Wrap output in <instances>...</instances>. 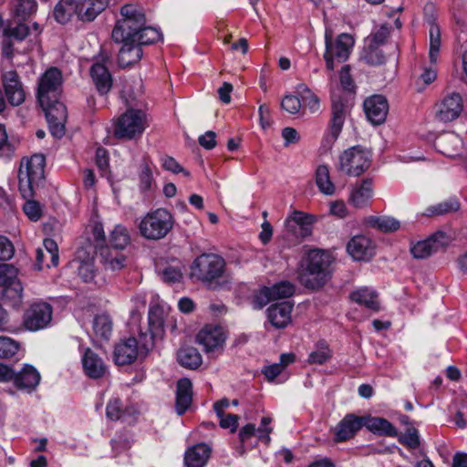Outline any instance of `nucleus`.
Returning <instances> with one entry per match:
<instances>
[{
  "label": "nucleus",
  "mask_w": 467,
  "mask_h": 467,
  "mask_svg": "<svg viewBox=\"0 0 467 467\" xmlns=\"http://www.w3.org/2000/svg\"><path fill=\"white\" fill-rule=\"evenodd\" d=\"M37 10L36 0H16L12 16L26 21Z\"/></svg>",
  "instance_id": "44"
},
{
  "label": "nucleus",
  "mask_w": 467,
  "mask_h": 467,
  "mask_svg": "<svg viewBox=\"0 0 467 467\" xmlns=\"http://www.w3.org/2000/svg\"><path fill=\"white\" fill-rule=\"evenodd\" d=\"M430 47L429 58L431 63H436L441 49V30L440 26L432 19H429Z\"/></svg>",
  "instance_id": "40"
},
{
  "label": "nucleus",
  "mask_w": 467,
  "mask_h": 467,
  "mask_svg": "<svg viewBox=\"0 0 467 467\" xmlns=\"http://www.w3.org/2000/svg\"><path fill=\"white\" fill-rule=\"evenodd\" d=\"M18 179H19V191L24 197V199H29L32 198L34 195V189L36 186L39 184L38 182H33L31 179L26 177V175L24 174V166L21 165L19 169L18 173Z\"/></svg>",
  "instance_id": "49"
},
{
  "label": "nucleus",
  "mask_w": 467,
  "mask_h": 467,
  "mask_svg": "<svg viewBox=\"0 0 467 467\" xmlns=\"http://www.w3.org/2000/svg\"><path fill=\"white\" fill-rule=\"evenodd\" d=\"M191 275L213 290L222 288L231 282L224 259L214 254L199 255L193 262Z\"/></svg>",
  "instance_id": "1"
},
{
  "label": "nucleus",
  "mask_w": 467,
  "mask_h": 467,
  "mask_svg": "<svg viewBox=\"0 0 467 467\" xmlns=\"http://www.w3.org/2000/svg\"><path fill=\"white\" fill-rule=\"evenodd\" d=\"M162 37L161 33L155 27L147 26L146 24L142 26L140 34L136 37V42L140 46L154 44L161 40Z\"/></svg>",
  "instance_id": "48"
},
{
  "label": "nucleus",
  "mask_w": 467,
  "mask_h": 467,
  "mask_svg": "<svg viewBox=\"0 0 467 467\" xmlns=\"http://www.w3.org/2000/svg\"><path fill=\"white\" fill-rule=\"evenodd\" d=\"M122 43L119 51L118 63L121 67H127L139 62L143 55L141 47L136 42V39L115 41Z\"/></svg>",
  "instance_id": "23"
},
{
  "label": "nucleus",
  "mask_w": 467,
  "mask_h": 467,
  "mask_svg": "<svg viewBox=\"0 0 467 467\" xmlns=\"http://www.w3.org/2000/svg\"><path fill=\"white\" fill-rule=\"evenodd\" d=\"M24 287L22 282H15L2 287V306L18 309L23 303Z\"/></svg>",
  "instance_id": "33"
},
{
  "label": "nucleus",
  "mask_w": 467,
  "mask_h": 467,
  "mask_svg": "<svg viewBox=\"0 0 467 467\" xmlns=\"http://www.w3.org/2000/svg\"><path fill=\"white\" fill-rule=\"evenodd\" d=\"M435 144L442 154L453 157L457 154L462 141L456 134L449 132L437 138Z\"/></svg>",
  "instance_id": "36"
},
{
  "label": "nucleus",
  "mask_w": 467,
  "mask_h": 467,
  "mask_svg": "<svg viewBox=\"0 0 467 467\" xmlns=\"http://www.w3.org/2000/svg\"><path fill=\"white\" fill-rule=\"evenodd\" d=\"M100 263L105 270L119 271L127 266V257L109 246H103L99 252Z\"/></svg>",
  "instance_id": "28"
},
{
  "label": "nucleus",
  "mask_w": 467,
  "mask_h": 467,
  "mask_svg": "<svg viewBox=\"0 0 467 467\" xmlns=\"http://www.w3.org/2000/svg\"><path fill=\"white\" fill-rule=\"evenodd\" d=\"M331 264L332 257L328 253L319 249L309 251L299 272L300 284L310 290L323 287L332 276Z\"/></svg>",
  "instance_id": "2"
},
{
  "label": "nucleus",
  "mask_w": 467,
  "mask_h": 467,
  "mask_svg": "<svg viewBox=\"0 0 467 467\" xmlns=\"http://www.w3.org/2000/svg\"><path fill=\"white\" fill-rule=\"evenodd\" d=\"M274 299L286 298L295 293V286L288 281H282L269 287Z\"/></svg>",
  "instance_id": "51"
},
{
  "label": "nucleus",
  "mask_w": 467,
  "mask_h": 467,
  "mask_svg": "<svg viewBox=\"0 0 467 467\" xmlns=\"http://www.w3.org/2000/svg\"><path fill=\"white\" fill-rule=\"evenodd\" d=\"M138 342L135 337L121 340L115 346L113 358L119 366L129 365L134 362L139 355Z\"/></svg>",
  "instance_id": "20"
},
{
  "label": "nucleus",
  "mask_w": 467,
  "mask_h": 467,
  "mask_svg": "<svg viewBox=\"0 0 467 467\" xmlns=\"http://www.w3.org/2000/svg\"><path fill=\"white\" fill-rule=\"evenodd\" d=\"M171 213L163 208L148 213L139 223L141 236L148 240H161L164 238L173 227Z\"/></svg>",
  "instance_id": "4"
},
{
  "label": "nucleus",
  "mask_w": 467,
  "mask_h": 467,
  "mask_svg": "<svg viewBox=\"0 0 467 467\" xmlns=\"http://www.w3.org/2000/svg\"><path fill=\"white\" fill-rule=\"evenodd\" d=\"M62 73L55 67L47 69L39 78L36 97L40 105H47L50 100L58 99L62 89Z\"/></svg>",
  "instance_id": "8"
},
{
  "label": "nucleus",
  "mask_w": 467,
  "mask_h": 467,
  "mask_svg": "<svg viewBox=\"0 0 467 467\" xmlns=\"http://www.w3.org/2000/svg\"><path fill=\"white\" fill-rule=\"evenodd\" d=\"M23 210L31 221L36 222L42 216V206L38 202L31 200V198L26 199Z\"/></svg>",
  "instance_id": "58"
},
{
  "label": "nucleus",
  "mask_w": 467,
  "mask_h": 467,
  "mask_svg": "<svg viewBox=\"0 0 467 467\" xmlns=\"http://www.w3.org/2000/svg\"><path fill=\"white\" fill-rule=\"evenodd\" d=\"M367 223L385 233L395 232L400 227V223L389 216H369L367 218Z\"/></svg>",
  "instance_id": "39"
},
{
  "label": "nucleus",
  "mask_w": 467,
  "mask_h": 467,
  "mask_svg": "<svg viewBox=\"0 0 467 467\" xmlns=\"http://www.w3.org/2000/svg\"><path fill=\"white\" fill-rule=\"evenodd\" d=\"M348 253L358 261L369 260L375 254L371 240L364 235L354 236L347 245Z\"/></svg>",
  "instance_id": "21"
},
{
  "label": "nucleus",
  "mask_w": 467,
  "mask_h": 467,
  "mask_svg": "<svg viewBox=\"0 0 467 467\" xmlns=\"http://www.w3.org/2000/svg\"><path fill=\"white\" fill-rule=\"evenodd\" d=\"M161 164L166 171H170L173 173L182 172L184 176H190V172L183 169L172 157L166 156L162 158Z\"/></svg>",
  "instance_id": "64"
},
{
  "label": "nucleus",
  "mask_w": 467,
  "mask_h": 467,
  "mask_svg": "<svg viewBox=\"0 0 467 467\" xmlns=\"http://www.w3.org/2000/svg\"><path fill=\"white\" fill-rule=\"evenodd\" d=\"M163 333L162 319L152 314L149 317V329L146 332H140L138 342L139 351L147 354L153 347L154 338L161 337Z\"/></svg>",
  "instance_id": "18"
},
{
  "label": "nucleus",
  "mask_w": 467,
  "mask_h": 467,
  "mask_svg": "<svg viewBox=\"0 0 467 467\" xmlns=\"http://www.w3.org/2000/svg\"><path fill=\"white\" fill-rule=\"evenodd\" d=\"M125 412L123 404L119 399L110 400L107 405L106 414L111 420H119Z\"/></svg>",
  "instance_id": "56"
},
{
  "label": "nucleus",
  "mask_w": 467,
  "mask_h": 467,
  "mask_svg": "<svg viewBox=\"0 0 467 467\" xmlns=\"http://www.w3.org/2000/svg\"><path fill=\"white\" fill-rule=\"evenodd\" d=\"M15 282H21L19 270L12 264H2V287Z\"/></svg>",
  "instance_id": "53"
},
{
  "label": "nucleus",
  "mask_w": 467,
  "mask_h": 467,
  "mask_svg": "<svg viewBox=\"0 0 467 467\" xmlns=\"http://www.w3.org/2000/svg\"><path fill=\"white\" fill-rule=\"evenodd\" d=\"M94 332L103 339H109L112 332V321L108 315H98L93 322Z\"/></svg>",
  "instance_id": "45"
},
{
  "label": "nucleus",
  "mask_w": 467,
  "mask_h": 467,
  "mask_svg": "<svg viewBox=\"0 0 467 467\" xmlns=\"http://www.w3.org/2000/svg\"><path fill=\"white\" fill-rule=\"evenodd\" d=\"M350 298L354 302L363 305L373 311L379 310L378 295L375 291L369 290L368 288H361L353 292L350 295Z\"/></svg>",
  "instance_id": "38"
},
{
  "label": "nucleus",
  "mask_w": 467,
  "mask_h": 467,
  "mask_svg": "<svg viewBox=\"0 0 467 467\" xmlns=\"http://www.w3.org/2000/svg\"><path fill=\"white\" fill-rule=\"evenodd\" d=\"M449 237L443 232H436L425 240L417 242L410 247V253L416 259H425L448 245Z\"/></svg>",
  "instance_id": "13"
},
{
  "label": "nucleus",
  "mask_w": 467,
  "mask_h": 467,
  "mask_svg": "<svg viewBox=\"0 0 467 467\" xmlns=\"http://www.w3.org/2000/svg\"><path fill=\"white\" fill-rule=\"evenodd\" d=\"M369 165V153L359 146H355L340 154L337 169L348 176H359Z\"/></svg>",
  "instance_id": "7"
},
{
  "label": "nucleus",
  "mask_w": 467,
  "mask_h": 467,
  "mask_svg": "<svg viewBox=\"0 0 467 467\" xmlns=\"http://www.w3.org/2000/svg\"><path fill=\"white\" fill-rule=\"evenodd\" d=\"M86 375L91 379H100L107 372V366L100 357L92 349H86L82 358Z\"/></svg>",
  "instance_id": "24"
},
{
  "label": "nucleus",
  "mask_w": 467,
  "mask_h": 467,
  "mask_svg": "<svg viewBox=\"0 0 467 467\" xmlns=\"http://www.w3.org/2000/svg\"><path fill=\"white\" fill-rule=\"evenodd\" d=\"M463 109L462 98L458 93H451L445 96L437 104L436 118L442 122H450L461 115Z\"/></svg>",
  "instance_id": "15"
},
{
  "label": "nucleus",
  "mask_w": 467,
  "mask_h": 467,
  "mask_svg": "<svg viewBox=\"0 0 467 467\" xmlns=\"http://www.w3.org/2000/svg\"><path fill=\"white\" fill-rule=\"evenodd\" d=\"M211 455V448L205 443H199L188 449L184 455L186 467H203Z\"/></svg>",
  "instance_id": "32"
},
{
  "label": "nucleus",
  "mask_w": 467,
  "mask_h": 467,
  "mask_svg": "<svg viewBox=\"0 0 467 467\" xmlns=\"http://www.w3.org/2000/svg\"><path fill=\"white\" fill-rule=\"evenodd\" d=\"M373 196V182L371 179H365L353 185L349 201L357 208L368 204Z\"/></svg>",
  "instance_id": "26"
},
{
  "label": "nucleus",
  "mask_w": 467,
  "mask_h": 467,
  "mask_svg": "<svg viewBox=\"0 0 467 467\" xmlns=\"http://www.w3.org/2000/svg\"><path fill=\"white\" fill-rule=\"evenodd\" d=\"M120 18L117 20L111 36L114 41L136 39L146 16L140 6L127 4L120 8Z\"/></svg>",
  "instance_id": "3"
},
{
  "label": "nucleus",
  "mask_w": 467,
  "mask_h": 467,
  "mask_svg": "<svg viewBox=\"0 0 467 467\" xmlns=\"http://www.w3.org/2000/svg\"><path fill=\"white\" fill-rule=\"evenodd\" d=\"M147 126L146 115L140 109H128L116 121L114 136L131 140L140 136Z\"/></svg>",
  "instance_id": "5"
},
{
  "label": "nucleus",
  "mask_w": 467,
  "mask_h": 467,
  "mask_svg": "<svg viewBox=\"0 0 467 467\" xmlns=\"http://www.w3.org/2000/svg\"><path fill=\"white\" fill-rule=\"evenodd\" d=\"M226 339L223 328L218 325H206L197 335V341L205 351H213L222 348Z\"/></svg>",
  "instance_id": "16"
},
{
  "label": "nucleus",
  "mask_w": 467,
  "mask_h": 467,
  "mask_svg": "<svg viewBox=\"0 0 467 467\" xmlns=\"http://www.w3.org/2000/svg\"><path fill=\"white\" fill-rule=\"evenodd\" d=\"M293 304L284 301L271 305L267 308V317L275 328H284L292 321Z\"/></svg>",
  "instance_id": "22"
},
{
  "label": "nucleus",
  "mask_w": 467,
  "mask_h": 467,
  "mask_svg": "<svg viewBox=\"0 0 467 467\" xmlns=\"http://www.w3.org/2000/svg\"><path fill=\"white\" fill-rule=\"evenodd\" d=\"M192 400V385L189 379L183 378L177 382L176 411L182 415L191 406Z\"/></svg>",
  "instance_id": "30"
},
{
  "label": "nucleus",
  "mask_w": 467,
  "mask_h": 467,
  "mask_svg": "<svg viewBox=\"0 0 467 467\" xmlns=\"http://www.w3.org/2000/svg\"><path fill=\"white\" fill-rule=\"evenodd\" d=\"M363 427H366L374 434L397 437L398 431L392 423L381 417L363 416Z\"/></svg>",
  "instance_id": "27"
},
{
  "label": "nucleus",
  "mask_w": 467,
  "mask_h": 467,
  "mask_svg": "<svg viewBox=\"0 0 467 467\" xmlns=\"http://www.w3.org/2000/svg\"><path fill=\"white\" fill-rule=\"evenodd\" d=\"M316 183L319 191L326 195H333L336 187L330 179L328 167L320 165L316 171Z\"/></svg>",
  "instance_id": "41"
},
{
  "label": "nucleus",
  "mask_w": 467,
  "mask_h": 467,
  "mask_svg": "<svg viewBox=\"0 0 467 467\" xmlns=\"http://www.w3.org/2000/svg\"><path fill=\"white\" fill-rule=\"evenodd\" d=\"M53 308L47 302H34L28 306L23 317L24 327L30 331L47 327L52 320Z\"/></svg>",
  "instance_id": "9"
},
{
  "label": "nucleus",
  "mask_w": 467,
  "mask_h": 467,
  "mask_svg": "<svg viewBox=\"0 0 467 467\" xmlns=\"http://www.w3.org/2000/svg\"><path fill=\"white\" fill-rule=\"evenodd\" d=\"M346 106L339 98H332V120L330 127L329 139L331 142L337 140L338 135L341 132L345 116H346Z\"/></svg>",
  "instance_id": "31"
},
{
  "label": "nucleus",
  "mask_w": 467,
  "mask_h": 467,
  "mask_svg": "<svg viewBox=\"0 0 467 467\" xmlns=\"http://www.w3.org/2000/svg\"><path fill=\"white\" fill-rule=\"evenodd\" d=\"M5 98L12 106H19L26 99V91L20 77L15 70H10L2 77Z\"/></svg>",
  "instance_id": "14"
},
{
  "label": "nucleus",
  "mask_w": 467,
  "mask_h": 467,
  "mask_svg": "<svg viewBox=\"0 0 467 467\" xmlns=\"http://www.w3.org/2000/svg\"><path fill=\"white\" fill-rule=\"evenodd\" d=\"M48 255L50 263L46 264L47 267L57 266L58 265V247L57 243L53 239H45L44 240V249Z\"/></svg>",
  "instance_id": "54"
},
{
  "label": "nucleus",
  "mask_w": 467,
  "mask_h": 467,
  "mask_svg": "<svg viewBox=\"0 0 467 467\" xmlns=\"http://www.w3.org/2000/svg\"><path fill=\"white\" fill-rule=\"evenodd\" d=\"M76 264H78V274L80 276V278L86 283L92 282L95 277L94 263L90 260H76Z\"/></svg>",
  "instance_id": "52"
},
{
  "label": "nucleus",
  "mask_w": 467,
  "mask_h": 467,
  "mask_svg": "<svg viewBox=\"0 0 467 467\" xmlns=\"http://www.w3.org/2000/svg\"><path fill=\"white\" fill-rule=\"evenodd\" d=\"M90 76L99 94H107L111 89L112 77L109 69L103 64H94L90 68Z\"/></svg>",
  "instance_id": "29"
},
{
  "label": "nucleus",
  "mask_w": 467,
  "mask_h": 467,
  "mask_svg": "<svg viewBox=\"0 0 467 467\" xmlns=\"http://www.w3.org/2000/svg\"><path fill=\"white\" fill-rule=\"evenodd\" d=\"M399 441L410 449H417L420 446L418 431L410 427L399 438Z\"/></svg>",
  "instance_id": "57"
},
{
  "label": "nucleus",
  "mask_w": 467,
  "mask_h": 467,
  "mask_svg": "<svg viewBox=\"0 0 467 467\" xmlns=\"http://www.w3.org/2000/svg\"><path fill=\"white\" fill-rule=\"evenodd\" d=\"M40 106L46 113L51 134L56 138L63 137L65 135V122L67 118L66 106L58 99L50 100L49 104Z\"/></svg>",
  "instance_id": "11"
},
{
  "label": "nucleus",
  "mask_w": 467,
  "mask_h": 467,
  "mask_svg": "<svg viewBox=\"0 0 467 467\" xmlns=\"http://www.w3.org/2000/svg\"><path fill=\"white\" fill-rule=\"evenodd\" d=\"M271 300H275L271 294V290L269 287L265 286L254 295L252 303L254 308L261 309Z\"/></svg>",
  "instance_id": "55"
},
{
  "label": "nucleus",
  "mask_w": 467,
  "mask_h": 467,
  "mask_svg": "<svg viewBox=\"0 0 467 467\" xmlns=\"http://www.w3.org/2000/svg\"><path fill=\"white\" fill-rule=\"evenodd\" d=\"M177 360L181 366L190 369H196L202 362L199 351L190 346L182 347L178 350Z\"/></svg>",
  "instance_id": "35"
},
{
  "label": "nucleus",
  "mask_w": 467,
  "mask_h": 467,
  "mask_svg": "<svg viewBox=\"0 0 467 467\" xmlns=\"http://www.w3.org/2000/svg\"><path fill=\"white\" fill-rule=\"evenodd\" d=\"M302 89L305 92V94L301 96L302 101L312 112L317 111L319 109V99L317 95L312 93L308 88L303 87Z\"/></svg>",
  "instance_id": "63"
},
{
  "label": "nucleus",
  "mask_w": 467,
  "mask_h": 467,
  "mask_svg": "<svg viewBox=\"0 0 467 467\" xmlns=\"http://www.w3.org/2000/svg\"><path fill=\"white\" fill-rule=\"evenodd\" d=\"M331 358V351L327 345L324 342H320L317 345V348L311 352L308 357V362L311 364L322 365L326 363Z\"/></svg>",
  "instance_id": "50"
},
{
  "label": "nucleus",
  "mask_w": 467,
  "mask_h": 467,
  "mask_svg": "<svg viewBox=\"0 0 467 467\" xmlns=\"http://www.w3.org/2000/svg\"><path fill=\"white\" fill-rule=\"evenodd\" d=\"M140 188L142 192L151 191L156 187L152 168L148 158H143L139 172Z\"/></svg>",
  "instance_id": "43"
},
{
  "label": "nucleus",
  "mask_w": 467,
  "mask_h": 467,
  "mask_svg": "<svg viewBox=\"0 0 467 467\" xmlns=\"http://www.w3.org/2000/svg\"><path fill=\"white\" fill-rule=\"evenodd\" d=\"M20 348V343L8 337L2 336V358L14 357Z\"/></svg>",
  "instance_id": "59"
},
{
  "label": "nucleus",
  "mask_w": 467,
  "mask_h": 467,
  "mask_svg": "<svg viewBox=\"0 0 467 467\" xmlns=\"http://www.w3.org/2000/svg\"><path fill=\"white\" fill-rule=\"evenodd\" d=\"M361 59L372 66L381 65L385 62V55L376 45H369L363 48Z\"/></svg>",
  "instance_id": "47"
},
{
  "label": "nucleus",
  "mask_w": 467,
  "mask_h": 467,
  "mask_svg": "<svg viewBox=\"0 0 467 467\" xmlns=\"http://www.w3.org/2000/svg\"><path fill=\"white\" fill-rule=\"evenodd\" d=\"M130 242V236L126 227L118 224L110 232L109 244L113 250H122Z\"/></svg>",
  "instance_id": "42"
},
{
  "label": "nucleus",
  "mask_w": 467,
  "mask_h": 467,
  "mask_svg": "<svg viewBox=\"0 0 467 467\" xmlns=\"http://www.w3.org/2000/svg\"><path fill=\"white\" fill-rule=\"evenodd\" d=\"M45 162L46 159L44 155H33L26 161V166L24 167V174L31 179V181L40 183L45 177Z\"/></svg>",
  "instance_id": "34"
},
{
  "label": "nucleus",
  "mask_w": 467,
  "mask_h": 467,
  "mask_svg": "<svg viewBox=\"0 0 467 467\" xmlns=\"http://www.w3.org/2000/svg\"><path fill=\"white\" fill-rule=\"evenodd\" d=\"M73 15L78 16L77 0H60L54 8V17L58 23L68 22Z\"/></svg>",
  "instance_id": "37"
},
{
  "label": "nucleus",
  "mask_w": 467,
  "mask_h": 467,
  "mask_svg": "<svg viewBox=\"0 0 467 467\" xmlns=\"http://www.w3.org/2000/svg\"><path fill=\"white\" fill-rule=\"evenodd\" d=\"M78 18L84 22L93 21L109 5V0H77Z\"/></svg>",
  "instance_id": "25"
},
{
  "label": "nucleus",
  "mask_w": 467,
  "mask_h": 467,
  "mask_svg": "<svg viewBox=\"0 0 467 467\" xmlns=\"http://www.w3.org/2000/svg\"><path fill=\"white\" fill-rule=\"evenodd\" d=\"M460 209V202L456 199H450L427 208L425 215L435 216L443 215L449 213L456 212Z\"/></svg>",
  "instance_id": "46"
},
{
  "label": "nucleus",
  "mask_w": 467,
  "mask_h": 467,
  "mask_svg": "<svg viewBox=\"0 0 467 467\" xmlns=\"http://www.w3.org/2000/svg\"><path fill=\"white\" fill-rule=\"evenodd\" d=\"M364 110L368 119L373 125L382 124L389 112V104L385 97L374 95L364 101Z\"/></svg>",
  "instance_id": "17"
},
{
  "label": "nucleus",
  "mask_w": 467,
  "mask_h": 467,
  "mask_svg": "<svg viewBox=\"0 0 467 467\" xmlns=\"http://www.w3.org/2000/svg\"><path fill=\"white\" fill-rule=\"evenodd\" d=\"M29 34V27L25 20L12 16L3 28L2 49L7 57L13 53V42L23 41Z\"/></svg>",
  "instance_id": "12"
},
{
  "label": "nucleus",
  "mask_w": 467,
  "mask_h": 467,
  "mask_svg": "<svg viewBox=\"0 0 467 467\" xmlns=\"http://www.w3.org/2000/svg\"><path fill=\"white\" fill-rule=\"evenodd\" d=\"M40 380V375L36 369L26 365L20 372H16L12 368L2 364V381H12L18 389H35Z\"/></svg>",
  "instance_id": "10"
},
{
  "label": "nucleus",
  "mask_w": 467,
  "mask_h": 467,
  "mask_svg": "<svg viewBox=\"0 0 467 467\" xmlns=\"http://www.w3.org/2000/svg\"><path fill=\"white\" fill-rule=\"evenodd\" d=\"M281 108L290 114H296L301 109V100L296 96H285L281 101Z\"/></svg>",
  "instance_id": "60"
},
{
  "label": "nucleus",
  "mask_w": 467,
  "mask_h": 467,
  "mask_svg": "<svg viewBox=\"0 0 467 467\" xmlns=\"http://www.w3.org/2000/svg\"><path fill=\"white\" fill-rule=\"evenodd\" d=\"M362 427V417L352 413L347 414L336 426L334 440L337 442H342L352 439Z\"/></svg>",
  "instance_id": "19"
},
{
  "label": "nucleus",
  "mask_w": 467,
  "mask_h": 467,
  "mask_svg": "<svg viewBox=\"0 0 467 467\" xmlns=\"http://www.w3.org/2000/svg\"><path fill=\"white\" fill-rule=\"evenodd\" d=\"M161 277L167 283L179 282L182 277V268L179 266H168L161 272Z\"/></svg>",
  "instance_id": "62"
},
{
  "label": "nucleus",
  "mask_w": 467,
  "mask_h": 467,
  "mask_svg": "<svg viewBox=\"0 0 467 467\" xmlns=\"http://www.w3.org/2000/svg\"><path fill=\"white\" fill-rule=\"evenodd\" d=\"M354 46V38L349 34L339 35L335 42L332 41L331 34H326V52L324 58L328 70H333L336 63L345 62Z\"/></svg>",
  "instance_id": "6"
},
{
  "label": "nucleus",
  "mask_w": 467,
  "mask_h": 467,
  "mask_svg": "<svg viewBox=\"0 0 467 467\" xmlns=\"http://www.w3.org/2000/svg\"><path fill=\"white\" fill-rule=\"evenodd\" d=\"M220 419V427L223 429H230L231 432H235L238 427L239 416L235 414L222 413L217 416Z\"/></svg>",
  "instance_id": "61"
}]
</instances>
